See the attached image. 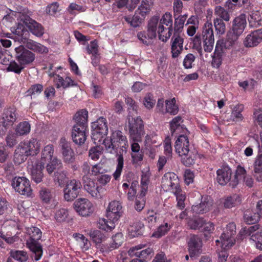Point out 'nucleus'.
Listing matches in <instances>:
<instances>
[{"label": "nucleus", "instance_id": "13d9d810", "mask_svg": "<svg viewBox=\"0 0 262 262\" xmlns=\"http://www.w3.org/2000/svg\"><path fill=\"white\" fill-rule=\"evenodd\" d=\"M204 224V220L202 217L190 219L188 222V226L191 229H200Z\"/></svg>", "mask_w": 262, "mask_h": 262}, {"label": "nucleus", "instance_id": "f03ea898", "mask_svg": "<svg viewBox=\"0 0 262 262\" xmlns=\"http://www.w3.org/2000/svg\"><path fill=\"white\" fill-rule=\"evenodd\" d=\"M75 124L71 131L72 139L76 144L81 145L86 139L88 132V111L82 109L78 111L73 117Z\"/></svg>", "mask_w": 262, "mask_h": 262}, {"label": "nucleus", "instance_id": "a18cd8bd", "mask_svg": "<svg viewBox=\"0 0 262 262\" xmlns=\"http://www.w3.org/2000/svg\"><path fill=\"white\" fill-rule=\"evenodd\" d=\"M244 110V105L241 104L236 105L231 113V118L233 121H241L243 119L242 112Z\"/></svg>", "mask_w": 262, "mask_h": 262}, {"label": "nucleus", "instance_id": "393cba45", "mask_svg": "<svg viewBox=\"0 0 262 262\" xmlns=\"http://www.w3.org/2000/svg\"><path fill=\"white\" fill-rule=\"evenodd\" d=\"M238 38L228 32L226 39H221L217 41L215 47L225 54L226 51L230 49L235 45Z\"/></svg>", "mask_w": 262, "mask_h": 262}, {"label": "nucleus", "instance_id": "b1692460", "mask_svg": "<svg viewBox=\"0 0 262 262\" xmlns=\"http://www.w3.org/2000/svg\"><path fill=\"white\" fill-rule=\"evenodd\" d=\"M232 174L231 169L228 166L221 167L216 171V181L222 186L226 185L228 183L230 185V182Z\"/></svg>", "mask_w": 262, "mask_h": 262}, {"label": "nucleus", "instance_id": "5fc2aeb1", "mask_svg": "<svg viewBox=\"0 0 262 262\" xmlns=\"http://www.w3.org/2000/svg\"><path fill=\"white\" fill-rule=\"evenodd\" d=\"M123 237L121 233H117L112 237V242L111 243L110 248L111 250L118 248L123 243Z\"/></svg>", "mask_w": 262, "mask_h": 262}, {"label": "nucleus", "instance_id": "20e7f679", "mask_svg": "<svg viewBox=\"0 0 262 262\" xmlns=\"http://www.w3.org/2000/svg\"><path fill=\"white\" fill-rule=\"evenodd\" d=\"M105 150L110 154L126 153L128 147L126 137L123 132L116 130L114 131L110 138H106L102 142Z\"/></svg>", "mask_w": 262, "mask_h": 262}, {"label": "nucleus", "instance_id": "1a4fd4ad", "mask_svg": "<svg viewBox=\"0 0 262 262\" xmlns=\"http://www.w3.org/2000/svg\"><path fill=\"white\" fill-rule=\"evenodd\" d=\"M10 15H14L18 20L24 24L33 35L37 37L43 35V28L41 25L32 19L28 14L21 12L12 11L5 16V18L7 19Z\"/></svg>", "mask_w": 262, "mask_h": 262}, {"label": "nucleus", "instance_id": "de8ad7c7", "mask_svg": "<svg viewBox=\"0 0 262 262\" xmlns=\"http://www.w3.org/2000/svg\"><path fill=\"white\" fill-rule=\"evenodd\" d=\"M86 10V7L82 5H79L76 3H71L70 4L67 11L72 15H75L78 13L84 12Z\"/></svg>", "mask_w": 262, "mask_h": 262}, {"label": "nucleus", "instance_id": "0eeeda50", "mask_svg": "<svg viewBox=\"0 0 262 262\" xmlns=\"http://www.w3.org/2000/svg\"><path fill=\"white\" fill-rule=\"evenodd\" d=\"M176 151L180 156H185L183 159V164L189 166L195 163V156L189 154V141L187 136L180 135L175 143Z\"/></svg>", "mask_w": 262, "mask_h": 262}, {"label": "nucleus", "instance_id": "9b49d317", "mask_svg": "<svg viewBox=\"0 0 262 262\" xmlns=\"http://www.w3.org/2000/svg\"><path fill=\"white\" fill-rule=\"evenodd\" d=\"M236 234V225L234 222L229 223L226 226V229L221 234L220 239L215 241L216 243H221L222 247L224 249L230 248L235 243L234 238Z\"/></svg>", "mask_w": 262, "mask_h": 262}, {"label": "nucleus", "instance_id": "dca6fc26", "mask_svg": "<svg viewBox=\"0 0 262 262\" xmlns=\"http://www.w3.org/2000/svg\"><path fill=\"white\" fill-rule=\"evenodd\" d=\"M15 51L16 60L25 67L32 63L35 59V54L23 46L15 48Z\"/></svg>", "mask_w": 262, "mask_h": 262}, {"label": "nucleus", "instance_id": "f8f14e48", "mask_svg": "<svg viewBox=\"0 0 262 262\" xmlns=\"http://www.w3.org/2000/svg\"><path fill=\"white\" fill-rule=\"evenodd\" d=\"M204 50L206 52H211L214 44V36L213 25L211 22L206 21L203 28L201 34Z\"/></svg>", "mask_w": 262, "mask_h": 262}, {"label": "nucleus", "instance_id": "a211bd4d", "mask_svg": "<svg viewBox=\"0 0 262 262\" xmlns=\"http://www.w3.org/2000/svg\"><path fill=\"white\" fill-rule=\"evenodd\" d=\"M76 211L82 216H88L94 211L92 203L85 198H79L76 200L73 204Z\"/></svg>", "mask_w": 262, "mask_h": 262}, {"label": "nucleus", "instance_id": "ddd939ff", "mask_svg": "<svg viewBox=\"0 0 262 262\" xmlns=\"http://www.w3.org/2000/svg\"><path fill=\"white\" fill-rule=\"evenodd\" d=\"M82 185L79 180L73 179L67 182L64 189V198L67 201H73L78 195Z\"/></svg>", "mask_w": 262, "mask_h": 262}, {"label": "nucleus", "instance_id": "2f4dec72", "mask_svg": "<svg viewBox=\"0 0 262 262\" xmlns=\"http://www.w3.org/2000/svg\"><path fill=\"white\" fill-rule=\"evenodd\" d=\"M39 196L41 201L46 204L53 202V205L55 206L58 202L54 200V193L50 189L43 188L39 191Z\"/></svg>", "mask_w": 262, "mask_h": 262}, {"label": "nucleus", "instance_id": "0e129e2a", "mask_svg": "<svg viewBox=\"0 0 262 262\" xmlns=\"http://www.w3.org/2000/svg\"><path fill=\"white\" fill-rule=\"evenodd\" d=\"M67 179V172L64 171H57L54 174V181L58 183L59 186L64 185Z\"/></svg>", "mask_w": 262, "mask_h": 262}, {"label": "nucleus", "instance_id": "a878e982", "mask_svg": "<svg viewBox=\"0 0 262 262\" xmlns=\"http://www.w3.org/2000/svg\"><path fill=\"white\" fill-rule=\"evenodd\" d=\"M188 245V250L191 257L198 255L201 253L202 242L198 236L193 235L191 236Z\"/></svg>", "mask_w": 262, "mask_h": 262}, {"label": "nucleus", "instance_id": "473e14b6", "mask_svg": "<svg viewBox=\"0 0 262 262\" xmlns=\"http://www.w3.org/2000/svg\"><path fill=\"white\" fill-rule=\"evenodd\" d=\"M188 17L187 14L177 15L174 17V23L173 28V35L174 36L177 35H180V33L182 32V30L184 27V23Z\"/></svg>", "mask_w": 262, "mask_h": 262}, {"label": "nucleus", "instance_id": "37998d69", "mask_svg": "<svg viewBox=\"0 0 262 262\" xmlns=\"http://www.w3.org/2000/svg\"><path fill=\"white\" fill-rule=\"evenodd\" d=\"M10 255L11 257L19 262H26L28 259L27 252L24 250H11Z\"/></svg>", "mask_w": 262, "mask_h": 262}, {"label": "nucleus", "instance_id": "338daca9", "mask_svg": "<svg viewBox=\"0 0 262 262\" xmlns=\"http://www.w3.org/2000/svg\"><path fill=\"white\" fill-rule=\"evenodd\" d=\"M68 216V211L64 208L57 210L55 214V219L58 222L64 221Z\"/></svg>", "mask_w": 262, "mask_h": 262}, {"label": "nucleus", "instance_id": "680f3d73", "mask_svg": "<svg viewBox=\"0 0 262 262\" xmlns=\"http://www.w3.org/2000/svg\"><path fill=\"white\" fill-rule=\"evenodd\" d=\"M214 26L217 34H223L226 31V25L221 18H215L213 20Z\"/></svg>", "mask_w": 262, "mask_h": 262}, {"label": "nucleus", "instance_id": "bf43d9fd", "mask_svg": "<svg viewBox=\"0 0 262 262\" xmlns=\"http://www.w3.org/2000/svg\"><path fill=\"white\" fill-rule=\"evenodd\" d=\"M250 239L253 242L257 249L262 250V231H257L251 235Z\"/></svg>", "mask_w": 262, "mask_h": 262}, {"label": "nucleus", "instance_id": "58836bf2", "mask_svg": "<svg viewBox=\"0 0 262 262\" xmlns=\"http://www.w3.org/2000/svg\"><path fill=\"white\" fill-rule=\"evenodd\" d=\"M16 35V38L20 42H25L27 39L28 31L25 29L24 26L18 24L14 31H13Z\"/></svg>", "mask_w": 262, "mask_h": 262}, {"label": "nucleus", "instance_id": "6e6d98bb", "mask_svg": "<svg viewBox=\"0 0 262 262\" xmlns=\"http://www.w3.org/2000/svg\"><path fill=\"white\" fill-rule=\"evenodd\" d=\"M25 68L21 63H18L15 60H12L10 62L8 67L7 68V71L9 72H13L16 74H20L23 70Z\"/></svg>", "mask_w": 262, "mask_h": 262}, {"label": "nucleus", "instance_id": "f704fd0d", "mask_svg": "<svg viewBox=\"0 0 262 262\" xmlns=\"http://www.w3.org/2000/svg\"><path fill=\"white\" fill-rule=\"evenodd\" d=\"M246 174L247 171L245 168L241 165H238L235 174L230 182V186L235 188L239 183V179H243L247 176Z\"/></svg>", "mask_w": 262, "mask_h": 262}, {"label": "nucleus", "instance_id": "49530a36", "mask_svg": "<svg viewBox=\"0 0 262 262\" xmlns=\"http://www.w3.org/2000/svg\"><path fill=\"white\" fill-rule=\"evenodd\" d=\"M172 226L167 223L159 226L152 234V237L160 238L165 235L170 230Z\"/></svg>", "mask_w": 262, "mask_h": 262}, {"label": "nucleus", "instance_id": "6ab92c4d", "mask_svg": "<svg viewBox=\"0 0 262 262\" xmlns=\"http://www.w3.org/2000/svg\"><path fill=\"white\" fill-rule=\"evenodd\" d=\"M52 68L53 66L50 65L48 70V75L49 77L54 78L53 81L57 89L62 88L63 89H66L76 85V83L71 77L67 76L63 78L59 74H57L55 71L52 72Z\"/></svg>", "mask_w": 262, "mask_h": 262}, {"label": "nucleus", "instance_id": "774afa93", "mask_svg": "<svg viewBox=\"0 0 262 262\" xmlns=\"http://www.w3.org/2000/svg\"><path fill=\"white\" fill-rule=\"evenodd\" d=\"M87 53L89 54L96 55L99 54L98 41L96 39L91 41L86 47Z\"/></svg>", "mask_w": 262, "mask_h": 262}, {"label": "nucleus", "instance_id": "f257e3e1", "mask_svg": "<svg viewBox=\"0 0 262 262\" xmlns=\"http://www.w3.org/2000/svg\"><path fill=\"white\" fill-rule=\"evenodd\" d=\"M172 24V17L170 13H165L160 19L158 16H154L148 21L147 33L138 32V38L143 43L149 45L158 34L160 40L166 42L173 32Z\"/></svg>", "mask_w": 262, "mask_h": 262}, {"label": "nucleus", "instance_id": "8fccbe9b", "mask_svg": "<svg viewBox=\"0 0 262 262\" xmlns=\"http://www.w3.org/2000/svg\"><path fill=\"white\" fill-rule=\"evenodd\" d=\"M214 14L217 15L219 18L223 20L228 21L230 20V16L229 12L224 7L220 6H216L214 9Z\"/></svg>", "mask_w": 262, "mask_h": 262}, {"label": "nucleus", "instance_id": "a19ab883", "mask_svg": "<svg viewBox=\"0 0 262 262\" xmlns=\"http://www.w3.org/2000/svg\"><path fill=\"white\" fill-rule=\"evenodd\" d=\"M123 154L124 153L116 154L118 156L117 159V164L116 170L113 174L115 180H117L120 178L122 172L124 165Z\"/></svg>", "mask_w": 262, "mask_h": 262}, {"label": "nucleus", "instance_id": "9d476101", "mask_svg": "<svg viewBox=\"0 0 262 262\" xmlns=\"http://www.w3.org/2000/svg\"><path fill=\"white\" fill-rule=\"evenodd\" d=\"M92 139L95 144L100 143L104 139L103 138L107 135L108 127L107 121L105 118L100 117L96 121L92 123Z\"/></svg>", "mask_w": 262, "mask_h": 262}, {"label": "nucleus", "instance_id": "e433bc0d", "mask_svg": "<svg viewBox=\"0 0 262 262\" xmlns=\"http://www.w3.org/2000/svg\"><path fill=\"white\" fill-rule=\"evenodd\" d=\"M259 228V225L258 224L251 226L248 228L246 227L242 228L237 236V240H243L247 236H250V237H251V235L254 234V232L256 231Z\"/></svg>", "mask_w": 262, "mask_h": 262}, {"label": "nucleus", "instance_id": "4d7b16f0", "mask_svg": "<svg viewBox=\"0 0 262 262\" xmlns=\"http://www.w3.org/2000/svg\"><path fill=\"white\" fill-rule=\"evenodd\" d=\"M46 164H47L46 166L47 170L49 174L52 173L55 169H58L61 166L62 164L60 160L57 158H54Z\"/></svg>", "mask_w": 262, "mask_h": 262}, {"label": "nucleus", "instance_id": "423d86ee", "mask_svg": "<svg viewBox=\"0 0 262 262\" xmlns=\"http://www.w3.org/2000/svg\"><path fill=\"white\" fill-rule=\"evenodd\" d=\"M128 120V133L131 143L132 152H138L140 150L138 142H141L145 133L142 119L140 117H130Z\"/></svg>", "mask_w": 262, "mask_h": 262}, {"label": "nucleus", "instance_id": "7c9ffc66", "mask_svg": "<svg viewBox=\"0 0 262 262\" xmlns=\"http://www.w3.org/2000/svg\"><path fill=\"white\" fill-rule=\"evenodd\" d=\"M31 131V125L28 121H24L18 123L14 128V133L17 137L28 135Z\"/></svg>", "mask_w": 262, "mask_h": 262}, {"label": "nucleus", "instance_id": "052dcab7", "mask_svg": "<svg viewBox=\"0 0 262 262\" xmlns=\"http://www.w3.org/2000/svg\"><path fill=\"white\" fill-rule=\"evenodd\" d=\"M43 86L41 84H35L32 85L27 91V96H32L33 95H39L43 91Z\"/></svg>", "mask_w": 262, "mask_h": 262}, {"label": "nucleus", "instance_id": "cd10ccee", "mask_svg": "<svg viewBox=\"0 0 262 262\" xmlns=\"http://www.w3.org/2000/svg\"><path fill=\"white\" fill-rule=\"evenodd\" d=\"M147 14L138 9L133 16H125V20L134 28L139 27L144 21Z\"/></svg>", "mask_w": 262, "mask_h": 262}, {"label": "nucleus", "instance_id": "864d4df0", "mask_svg": "<svg viewBox=\"0 0 262 262\" xmlns=\"http://www.w3.org/2000/svg\"><path fill=\"white\" fill-rule=\"evenodd\" d=\"M89 235L94 242L96 244H100L105 240V236L99 230H91Z\"/></svg>", "mask_w": 262, "mask_h": 262}, {"label": "nucleus", "instance_id": "bb28decb", "mask_svg": "<svg viewBox=\"0 0 262 262\" xmlns=\"http://www.w3.org/2000/svg\"><path fill=\"white\" fill-rule=\"evenodd\" d=\"M212 202L210 197L202 198L201 203L192 206L193 213L196 214H203L209 211L212 207Z\"/></svg>", "mask_w": 262, "mask_h": 262}, {"label": "nucleus", "instance_id": "6e6552de", "mask_svg": "<svg viewBox=\"0 0 262 262\" xmlns=\"http://www.w3.org/2000/svg\"><path fill=\"white\" fill-rule=\"evenodd\" d=\"M30 237L27 241V246L34 254V259L39 260L42 255V248L38 241L41 238L42 232L37 227H32L29 230Z\"/></svg>", "mask_w": 262, "mask_h": 262}, {"label": "nucleus", "instance_id": "f3484780", "mask_svg": "<svg viewBox=\"0 0 262 262\" xmlns=\"http://www.w3.org/2000/svg\"><path fill=\"white\" fill-rule=\"evenodd\" d=\"M15 191L21 195L30 196L32 189L29 180L25 177H15L12 184Z\"/></svg>", "mask_w": 262, "mask_h": 262}, {"label": "nucleus", "instance_id": "c756f323", "mask_svg": "<svg viewBox=\"0 0 262 262\" xmlns=\"http://www.w3.org/2000/svg\"><path fill=\"white\" fill-rule=\"evenodd\" d=\"M174 38L171 47V53L173 58H177L183 50L184 39L180 35L173 36L172 40Z\"/></svg>", "mask_w": 262, "mask_h": 262}, {"label": "nucleus", "instance_id": "69168bd1", "mask_svg": "<svg viewBox=\"0 0 262 262\" xmlns=\"http://www.w3.org/2000/svg\"><path fill=\"white\" fill-rule=\"evenodd\" d=\"M202 41V37L201 35H199L197 34L195 37L193 38L192 40L193 43V48L195 49L200 55H202V48L201 46V43Z\"/></svg>", "mask_w": 262, "mask_h": 262}, {"label": "nucleus", "instance_id": "4c0bfd02", "mask_svg": "<svg viewBox=\"0 0 262 262\" xmlns=\"http://www.w3.org/2000/svg\"><path fill=\"white\" fill-rule=\"evenodd\" d=\"M249 27L257 28L261 25L262 19L260 13L258 11H252L248 17Z\"/></svg>", "mask_w": 262, "mask_h": 262}, {"label": "nucleus", "instance_id": "c03bdc74", "mask_svg": "<svg viewBox=\"0 0 262 262\" xmlns=\"http://www.w3.org/2000/svg\"><path fill=\"white\" fill-rule=\"evenodd\" d=\"M259 214L253 212L251 210H246L244 212V219L247 224H254L259 219Z\"/></svg>", "mask_w": 262, "mask_h": 262}, {"label": "nucleus", "instance_id": "7ed1b4c3", "mask_svg": "<svg viewBox=\"0 0 262 262\" xmlns=\"http://www.w3.org/2000/svg\"><path fill=\"white\" fill-rule=\"evenodd\" d=\"M40 147V143L36 138H32L29 140L21 141L14 151L15 162L19 164L24 162L28 157L37 155Z\"/></svg>", "mask_w": 262, "mask_h": 262}, {"label": "nucleus", "instance_id": "5701e85b", "mask_svg": "<svg viewBox=\"0 0 262 262\" xmlns=\"http://www.w3.org/2000/svg\"><path fill=\"white\" fill-rule=\"evenodd\" d=\"M262 41V29H259L248 34L244 40V45L247 48L256 47Z\"/></svg>", "mask_w": 262, "mask_h": 262}, {"label": "nucleus", "instance_id": "e2e57ef3", "mask_svg": "<svg viewBox=\"0 0 262 262\" xmlns=\"http://www.w3.org/2000/svg\"><path fill=\"white\" fill-rule=\"evenodd\" d=\"M164 151L167 158L172 156V146L171 139L169 137H166L164 141Z\"/></svg>", "mask_w": 262, "mask_h": 262}, {"label": "nucleus", "instance_id": "2eb2a0df", "mask_svg": "<svg viewBox=\"0 0 262 262\" xmlns=\"http://www.w3.org/2000/svg\"><path fill=\"white\" fill-rule=\"evenodd\" d=\"M161 187L165 191H173L180 187L178 176L172 172L165 173L162 178Z\"/></svg>", "mask_w": 262, "mask_h": 262}, {"label": "nucleus", "instance_id": "4be33fe9", "mask_svg": "<svg viewBox=\"0 0 262 262\" xmlns=\"http://www.w3.org/2000/svg\"><path fill=\"white\" fill-rule=\"evenodd\" d=\"M247 26L246 16L242 14L234 18L232 21L231 30L229 32L239 37Z\"/></svg>", "mask_w": 262, "mask_h": 262}, {"label": "nucleus", "instance_id": "603ef678", "mask_svg": "<svg viewBox=\"0 0 262 262\" xmlns=\"http://www.w3.org/2000/svg\"><path fill=\"white\" fill-rule=\"evenodd\" d=\"M145 220L147 223V226L151 228L155 225L158 220V213L153 210H148Z\"/></svg>", "mask_w": 262, "mask_h": 262}, {"label": "nucleus", "instance_id": "ea45409f", "mask_svg": "<svg viewBox=\"0 0 262 262\" xmlns=\"http://www.w3.org/2000/svg\"><path fill=\"white\" fill-rule=\"evenodd\" d=\"M165 110L166 114L168 113L171 115H175L178 114L179 108L176 104L175 98L165 100Z\"/></svg>", "mask_w": 262, "mask_h": 262}, {"label": "nucleus", "instance_id": "c85d7f7f", "mask_svg": "<svg viewBox=\"0 0 262 262\" xmlns=\"http://www.w3.org/2000/svg\"><path fill=\"white\" fill-rule=\"evenodd\" d=\"M252 174L256 181L262 182V150L258 151L255 158L253 164Z\"/></svg>", "mask_w": 262, "mask_h": 262}, {"label": "nucleus", "instance_id": "4468645a", "mask_svg": "<svg viewBox=\"0 0 262 262\" xmlns=\"http://www.w3.org/2000/svg\"><path fill=\"white\" fill-rule=\"evenodd\" d=\"M18 114L16 112V109L14 107H7L5 108L2 114L1 121L0 123L3 125L4 129H3L5 133L7 129L12 126L16 121Z\"/></svg>", "mask_w": 262, "mask_h": 262}, {"label": "nucleus", "instance_id": "79ce46f5", "mask_svg": "<svg viewBox=\"0 0 262 262\" xmlns=\"http://www.w3.org/2000/svg\"><path fill=\"white\" fill-rule=\"evenodd\" d=\"M225 53L222 51H220L217 48H215V50L212 56L211 61L212 67L214 68L218 69L222 63L223 56Z\"/></svg>", "mask_w": 262, "mask_h": 262}, {"label": "nucleus", "instance_id": "72a5a7b5", "mask_svg": "<svg viewBox=\"0 0 262 262\" xmlns=\"http://www.w3.org/2000/svg\"><path fill=\"white\" fill-rule=\"evenodd\" d=\"M43 164L39 163L36 164L35 166H33L31 169V178L36 183H39L41 182L43 174L42 170L45 168Z\"/></svg>", "mask_w": 262, "mask_h": 262}, {"label": "nucleus", "instance_id": "39448f33", "mask_svg": "<svg viewBox=\"0 0 262 262\" xmlns=\"http://www.w3.org/2000/svg\"><path fill=\"white\" fill-rule=\"evenodd\" d=\"M122 206L119 201H112L106 210L107 219H99L98 227L106 232L111 231L115 227V224L122 215Z\"/></svg>", "mask_w": 262, "mask_h": 262}, {"label": "nucleus", "instance_id": "412c9836", "mask_svg": "<svg viewBox=\"0 0 262 262\" xmlns=\"http://www.w3.org/2000/svg\"><path fill=\"white\" fill-rule=\"evenodd\" d=\"M63 161L68 164L73 163L75 160V155L71 147V143L65 138L62 137L59 141Z\"/></svg>", "mask_w": 262, "mask_h": 262}, {"label": "nucleus", "instance_id": "3c124183", "mask_svg": "<svg viewBox=\"0 0 262 262\" xmlns=\"http://www.w3.org/2000/svg\"><path fill=\"white\" fill-rule=\"evenodd\" d=\"M183 121L181 116H177L172 119L170 122V130L173 135L174 133L177 134L178 130L181 129V123Z\"/></svg>", "mask_w": 262, "mask_h": 262}, {"label": "nucleus", "instance_id": "09e8293b", "mask_svg": "<svg viewBox=\"0 0 262 262\" xmlns=\"http://www.w3.org/2000/svg\"><path fill=\"white\" fill-rule=\"evenodd\" d=\"M240 197L236 194L228 196L224 202V207L226 208H231L240 204Z\"/></svg>", "mask_w": 262, "mask_h": 262}, {"label": "nucleus", "instance_id": "c9c22d12", "mask_svg": "<svg viewBox=\"0 0 262 262\" xmlns=\"http://www.w3.org/2000/svg\"><path fill=\"white\" fill-rule=\"evenodd\" d=\"M54 149L52 144H49L45 146L41 153L40 163L46 164V163L50 161L53 158Z\"/></svg>", "mask_w": 262, "mask_h": 262}, {"label": "nucleus", "instance_id": "aec40b11", "mask_svg": "<svg viewBox=\"0 0 262 262\" xmlns=\"http://www.w3.org/2000/svg\"><path fill=\"white\" fill-rule=\"evenodd\" d=\"M83 183L84 190L93 198L99 199L101 198L102 187L98 185L95 180L85 176L83 178Z\"/></svg>", "mask_w": 262, "mask_h": 262}]
</instances>
